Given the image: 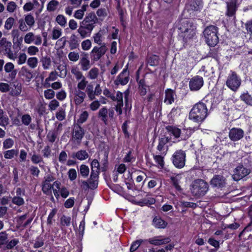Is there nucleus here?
Wrapping results in <instances>:
<instances>
[{"label":"nucleus","mask_w":252,"mask_h":252,"mask_svg":"<svg viewBox=\"0 0 252 252\" xmlns=\"http://www.w3.org/2000/svg\"><path fill=\"white\" fill-rule=\"evenodd\" d=\"M178 26L180 34L185 41H188L196 35V27L192 22L185 19H182L179 22Z\"/></svg>","instance_id":"f257e3e1"},{"label":"nucleus","mask_w":252,"mask_h":252,"mask_svg":"<svg viewBox=\"0 0 252 252\" xmlns=\"http://www.w3.org/2000/svg\"><path fill=\"white\" fill-rule=\"evenodd\" d=\"M206 104L202 101L195 104L189 114L190 120L196 123H201L208 116Z\"/></svg>","instance_id":"f03ea898"},{"label":"nucleus","mask_w":252,"mask_h":252,"mask_svg":"<svg viewBox=\"0 0 252 252\" xmlns=\"http://www.w3.org/2000/svg\"><path fill=\"white\" fill-rule=\"evenodd\" d=\"M209 190L208 183L202 179L194 180L190 188L191 192L192 195L196 197L204 196Z\"/></svg>","instance_id":"7ed1b4c3"},{"label":"nucleus","mask_w":252,"mask_h":252,"mask_svg":"<svg viewBox=\"0 0 252 252\" xmlns=\"http://www.w3.org/2000/svg\"><path fill=\"white\" fill-rule=\"evenodd\" d=\"M204 35L207 44L210 46H215L219 41L218 28L215 26H209L204 31Z\"/></svg>","instance_id":"20e7f679"},{"label":"nucleus","mask_w":252,"mask_h":252,"mask_svg":"<svg viewBox=\"0 0 252 252\" xmlns=\"http://www.w3.org/2000/svg\"><path fill=\"white\" fill-rule=\"evenodd\" d=\"M241 83V77L235 72L230 71L226 79V86L231 91L236 92L240 87Z\"/></svg>","instance_id":"39448f33"},{"label":"nucleus","mask_w":252,"mask_h":252,"mask_svg":"<svg viewBox=\"0 0 252 252\" xmlns=\"http://www.w3.org/2000/svg\"><path fill=\"white\" fill-rule=\"evenodd\" d=\"M115 112L113 109H108L106 107H103L99 109L98 113V117L104 123L105 125L109 124L108 118L110 120L114 119Z\"/></svg>","instance_id":"423d86ee"},{"label":"nucleus","mask_w":252,"mask_h":252,"mask_svg":"<svg viewBox=\"0 0 252 252\" xmlns=\"http://www.w3.org/2000/svg\"><path fill=\"white\" fill-rule=\"evenodd\" d=\"M173 163L178 168H183L185 165L186 154L182 150L176 151L172 156Z\"/></svg>","instance_id":"0eeeda50"},{"label":"nucleus","mask_w":252,"mask_h":252,"mask_svg":"<svg viewBox=\"0 0 252 252\" xmlns=\"http://www.w3.org/2000/svg\"><path fill=\"white\" fill-rule=\"evenodd\" d=\"M107 50L105 43H103L100 47L94 46L91 52L92 60L94 62L98 61L106 53Z\"/></svg>","instance_id":"6e6552de"},{"label":"nucleus","mask_w":252,"mask_h":252,"mask_svg":"<svg viewBox=\"0 0 252 252\" xmlns=\"http://www.w3.org/2000/svg\"><path fill=\"white\" fill-rule=\"evenodd\" d=\"M84 135V129L78 125H74L72 133V141L76 144H79Z\"/></svg>","instance_id":"1a4fd4ad"},{"label":"nucleus","mask_w":252,"mask_h":252,"mask_svg":"<svg viewBox=\"0 0 252 252\" xmlns=\"http://www.w3.org/2000/svg\"><path fill=\"white\" fill-rule=\"evenodd\" d=\"M250 173V169L243 165H239L235 168L232 178L235 181H239L249 174Z\"/></svg>","instance_id":"9d476101"},{"label":"nucleus","mask_w":252,"mask_h":252,"mask_svg":"<svg viewBox=\"0 0 252 252\" xmlns=\"http://www.w3.org/2000/svg\"><path fill=\"white\" fill-rule=\"evenodd\" d=\"M94 29L93 26H90L81 22L79 28L77 29V32L82 38H85L91 35Z\"/></svg>","instance_id":"9b49d317"},{"label":"nucleus","mask_w":252,"mask_h":252,"mask_svg":"<svg viewBox=\"0 0 252 252\" xmlns=\"http://www.w3.org/2000/svg\"><path fill=\"white\" fill-rule=\"evenodd\" d=\"M129 81V72L128 65H126L121 73L118 75L115 82L116 85H126Z\"/></svg>","instance_id":"f8f14e48"},{"label":"nucleus","mask_w":252,"mask_h":252,"mask_svg":"<svg viewBox=\"0 0 252 252\" xmlns=\"http://www.w3.org/2000/svg\"><path fill=\"white\" fill-rule=\"evenodd\" d=\"M203 78L199 76H196L190 79L189 83V88L191 91H197L203 86Z\"/></svg>","instance_id":"ddd939ff"},{"label":"nucleus","mask_w":252,"mask_h":252,"mask_svg":"<svg viewBox=\"0 0 252 252\" xmlns=\"http://www.w3.org/2000/svg\"><path fill=\"white\" fill-rule=\"evenodd\" d=\"M244 132L243 130L240 128H232L229 132V138L232 141H237L242 138Z\"/></svg>","instance_id":"4468645a"},{"label":"nucleus","mask_w":252,"mask_h":252,"mask_svg":"<svg viewBox=\"0 0 252 252\" xmlns=\"http://www.w3.org/2000/svg\"><path fill=\"white\" fill-rule=\"evenodd\" d=\"M73 100L76 105L81 104L84 101L86 97V94L85 92L80 89H75L73 93Z\"/></svg>","instance_id":"2eb2a0df"},{"label":"nucleus","mask_w":252,"mask_h":252,"mask_svg":"<svg viewBox=\"0 0 252 252\" xmlns=\"http://www.w3.org/2000/svg\"><path fill=\"white\" fill-rule=\"evenodd\" d=\"M151 244L155 246H159L169 243L171 241L169 237L162 238L161 236H155L153 238L146 240Z\"/></svg>","instance_id":"dca6fc26"},{"label":"nucleus","mask_w":252,"mask_h":252,"mask_svg":"<svg viewBox=\"0 0 252 252\" xmlns=\"http://www.w3.org/2000/svg\"><path fill=\"white\" fill-rule=\"evenodd\" d=\"M210 184L214 187L221 188L225 186V179L222 176L215 175L211 180Z\"/></svg>","instance_id":"f3484780"},{"label":"nucleus","mask_w":252,"mask_h":252,"mask_svg":"<svg viewBox=\"0 0 252 252\" xmlns=\"http://www.w3.org/2000/svg\"><path fill=\"white\" fill-rule=\"evenodd\" d=\"M81 22L94 28L95 25L98 22V19L94 13L90 12L86 15Z\"/></svg>","instance_id":"a211bd4d"},{"label":"nucleus","mask_w":252,"mask_h":252,"mask_svg":"<svg viewBox=\"0 0 252 252\" xmlns=\"http://www.w3.org/2000/svg\"><path fill=\"white\" fill-rule=\"evenodd\" d=\"M236 3L237 0H230L226 2L227 15L228 16H232L235 14L237 9Z\"/></svg>","instance_id":"6ab92c4d"},{"label":"nucleus","mask_w":252,"mask_h":252,"mask_svg":"<svg viewBox=\"0 0 252 252\" xmlns=\"http://www.w3.org/2000/svg\"><path fill=\"white\" fill-rule=\"evenodd\" d=\"M19 74L25 78L27 82H30L33 78L32 71L26 66L21 67Z\"/></svg>","instance_id":"aec40b11"},{"label":"nucleus","mask_w":252,"mask_h":252,"mask_svg":"<svg viewBox=\"0 0 252 252\" xmlns=\"http://www.w3.org/2000/svg\"><path fill=\"white\" fill-rule=\"evenodd\" d=\"M14 65L11 62L6 63L4 66V70L5 73H10L9 76L11 78H15L17 71L14 70Z\"/></svg>","instance_id":"412c9836"},{"label":"nucleus","mask_w":252,"mask_h":252,"mask_svg":"<svg viewBox=\"0 0 252 252\" xmlns=\"http://www.w3.org/2000/svg\"><path fill=\"white\" fill-rule=\"evenodd\" d=\"M175 96V93L173 90L167 89L165 92L164 103L167 104H171L174 101Z\"/></svg>","instance_id":"4be33fe9"},{"label":"nucleus","mask_w":252,"mask_h":252,"mask_svg":"<svg viewBox=\"0 0 252 252\" xmlns=\"http://www.w3.org/2000/svg\"><path fill=\"white\" fill-rule=\"evenodd\" d=\"M79 39L77 35L75 34H72L68 41L69 49L71 50H73L78 48L79 46Z\"/></svg>","instance_id":"5701e85b"},{"label":"nucleus","mask_w":252,"mask_h":252,"mask_svg":"<svg viewBox=\"0 0 252 252\" xmlns=\"http://www.w3.org/2000/svg\"><path fill=\"white\" fill-rule=\"evenodd\" d=\"M166 129L170 135H172L175 138H180L181 135V129L173 126H166Z\"/></svg>","instance_id":"b1692460"},{"label":"nucleus","mask_w":252,"mask_h":252,"mask_svg":"<svg viewBox=\"0 0 252 252\" xmlns=\"http://www.w3.org/2000/svg\"><path fill=\"white\" fill-rule=\"evenodd\" d=\"M99 174L94 173H91L90 178L88 180L90 189H94L98 186V179Z\"/></svg>","instance_id":"393cba45"},{"label":"nucleus","mask_w":252,"mask_h":252,"mask_svg":"<svg viewBox=\"0 0 252 252\" xmlns=\"http://www.w3.org/2000/svg\"><path fill=\"white\" fill-rule=\"evenodd\" d=\"M139 93L141 96H145L150 91L149 87L145 84L144 80H140L138 83Z\"/></svg>","instance_id":"a878e982"},{"label":"nucleus","mask_w":252,"mask_h":252,"mask_svg":"<svg viewBox=\"0 0 252 252\" xmlns=\"http://www.w3.org/2000/svg\"><path fill=\"white\" fill-rule=\"evenodd\" d=\"M71 157L73 158H77L80 160H83L89 157L88 153L85 150H80L72 153Z\"/></svg>","instance_id":"bb28decb"},{"label":"nucleus","mask_w":252,"mask_h":252,"mask_svg":"<svg viewBox=\"0 0 252 252\" xmlns=\"http://www.w3.org/2000/svg\"><path fill=\"white\" fill-rule=\"evenodd\" d=\"M30 155L31 156V161L33 164H39L40 167H43V165H41L40 163L44 162L43 158L40 155L36 153L35 152H33V154H30Z\"/></svg>","instance_id":"cd10ccee"},{"label":"nucleus","mask_w":252,"mask_h":252,"mask_svg":"<svg viewBox=\"0 0 252 252\" xmlns=\"http://www.w3.org/2000/svg\"><path fill=\"white\" fill-rule=\"evenodd\" d=\"M87 5H83L81 8L76 10L74 13L73 16L75 19L81 20L83 19L85 12L87 10Z\"/></svg>","instance_id":"c85d7f7f"},{"label":"nucleus","mask_w":252,"mask_h":252,"mask_svg":"<svg viewBox=\"0 0 252 252\" xmlns=\"http://www.w3.org/2000/svg\"><path fill=\"white\" fill-rule=\"evenodd\" d=\"M71 73L74 75L77 81H79L85 78L82 72L76 66H73L71 68Z\"/></svg>","instance_id":"c756f323"},{"label":"nucleus","mask_w":252,"mask_h":252,"mask_svg":"<svg viewBox=\"0 0 252 252\" xmlns=\"http://www.w3.org/2000/svg\"><path fill=\"white\" fill-rule=\"evenodd\" d=\"M80 64L83 71L88 70L91 67L90 61L87 57H83L81 59Z\"/></svg>","instance_id":"7c9ffc66"},{"label":"nucleus","mask_w":252,"mask_h":252,"mask_svg":"<svg viewBox=\"0 0 252 252\" xmlns=\"http://www.w3.org/2000/svg\"><path fill=\"white\" fill-rule=\"evenodd\" d=\"M60 4L57 0H51L47 5V10L49 12H54L56 11Z\"/></svg>","instance_id":"2f4dec72"},{"label":"nucleus","mask_w":252,"mask_h":252,"mask_svg":"<svg viewBox=\"0 0 252 252\" xmlns=\"http://www.w3.org/2000/svg\"><path fill=\"white\" fill-rule=\"evenodd\" d=\"M190 8L192 10H199L202 7L201 0H192L189 4Z\"/></svg>","instance_id":"473e14b6"},{"label":"nucleus","mask_w":252,"mask_h":252,"mask_svg":"<svg viewBox=\"0 0 252 252\" xmlns=\"http://www.w3.org/2000/svg\"><path fill=\"white\" fill-rule=\"evenodd\" d=\"M58 76V73L56 71L51 72L49 76L46 78L44 86L46 88H48L50 86L49 82L53 81L57 79Z\"/></svg>","instance_id":"72a5a7b5"},{"label":"nucleus","mask_w":252,"mask_h":252,"mask_svg":"<svg viewBox=\"0 0 252 252\" xmlns=\"http://www.w3.org/2000/svg\"><path fill=\"white\" fill-rule=\"evenodd\" d=\"M167 224V222L160 218H155L153 220V225L157 228H164Z\"/></svg>","instance_id":"f704fd0d"},{"label":"nucleus","mask_w":252,"mask_h":252,"mask_svg":"<svg viewBox=\"0 0 252 252\" xmlns=\"http://www.w3.org/2000/svg\"><path fill=\"white\" fill-rule=\"evenodd\" d=\"M62 30L59 27L53 28L51 32V38L53 40H57L62 35Z\"/></svg>","instance_id":"c9c22d12"},{"label":"nucleus","mask_w":252,"mask_h":252,"mask_svg":"<svg viewBox=\"0 0 252 252\" xmlns=\"http://www.w3.org/2000/svg\"><path fill=\"white\" fill-rule=\"evenodd\" d=\"M12 44L5 37L0 39V49H3L5 52L8 49H11Z\"/></svg>","instance_id":"e433bc0d"},{"label":"nucleus","mask_w":252,"mask_h":252,"mask_svg":"<svg viewBox=\"0 0 252 252\" xmlns=\"http://www.w3.org/2000/svg\"><path fill=\"white\" fill-rule=\"evenodd\" d=\"M99 75V69L96 67H93L88 73V77L91 80L97 79Z\"/></svg>","instance_id":"4c0bfd02"},{"label":"nucleus","mask_w":252,"mask_h":252,"mask_svg":"<svg viewBox=\"0 0 252 252\" xmlns=\"http://www.w3.org/2000/svg\"><path fill=\"white\" fill-rule=\"evenodd\" d=\"M56 22L62 28H64L67 24L66 17L62 14H59L56 18Z\"/></svg>","instance_id":"58836bf2"},{"label":"nucleus","mask_w":252,"mask_h":252,"mask_svg":"<svg viewBox=\"0 0 252 252\" xmlns=\"http://www.w3.org/2000/svg\"><path fill=\"white\" fill-rule=\"evenodd\" d=\"M99 163L97 159H94L91 163V173H94L96 174H99Z\"/></svg>","instance_id":"ea45409f"},{"label":"nucleus","mask_w":252,"mask_h":252,"mask_svg":"<svg viewBox=\"0 0 252 252\" xmlns=\"http://www.w3.org/2000/svg\"><path fill=\"white\" fill-rule=\"evenodd\" d=\"M86 92H85L87 95L89 99L90 100H93L95 99V96H94V87L91 84H88L86 87Z\"/></svg>","instance_id":"a19ab883"},{"label":"nucleus","mask_w":252,"mask_h":252,"mask_svg":"<svg viewBox=\"0 0 252 252\" xmlns=\"http://www.w3.org/2000/svg\"><path fill=\"white\" fill-rule=\"evenodd\" d=\"M192 133V130L190 128H185L182 130H181L180 138L181 140H186L188 139Z\"/></svg>","instance_id":"79ce46f5"},{"label":"nucleus","mask_w":252,"mask_h":252,"mask_svg":"<svg viewBox=\"0 0 252 252\" xmlns=\"http://www.w3.org/2000/svg\"><path fill=\"white\" fill-rule=\"evenodd\" d=\"M103 36V32L101 31L98 32L97 33H95L93 36L94 42L95 43L101 46L104 43H102Z\"/></svg>","instance_id":"37998d69"},{"label":"nucleus","mask_w":252,"mask_h":252,"mask_svg":"<svg viewBox=\"0 0 252 252\" xmlns=\"http://www.w3.org/2000/svg\"><path fill=\"white\" fill-rule=\"evenodd\" d=\"M146 240H143V239H140L137 240L135 241H134L131 245L130 248V251L131 252H135L140 246V245L143 243L146 242Z\"/></svg>","instance_id":"c03bdc74"},{"label":"nucleus","mask_w":252,"mask_h":252,"mask_svg":"<svg viewBox=\"0 0 252 252\" xmlns=\"http://www.w3.org/2000/svg\"><path fill=\"white\" fill-rule=\"evenodd\" d=\"M89 117V113L87 111H83L79 115L76 124H82L85 123Z\"/></svg>","instance_id":"a18cd8bd"},{"label":"nucleus","mask_w":252,"mask_h":252,"mask_svg":"<svg viewBox=\"0 0 252 252\" xmlns=\"http://www.w3.org/2000/svg\"><path fill=\"white\" fill-rule=\"evenodd\" d=\"M18 154V151L15 149H11L5 151L3 153L4 157L6 159H11L17 156Z\"/></svg>","instance_id":"49530a36"},{"label":"nucleus","mask_w":252,"mask_h":252,"mask_svg":"<svg viewBox=\"0 0 252 252\" xmlns=\"http://www.w3.org/2000/svg\"><path fill=\"white\" fill-rule=\"evenodd\" d=\"M38 61L36 57H30L27 60V64L32 68H35L38 64Z\"/></svg>","instance_id":"de8ad7c7"},{"label":"nucleus","mask_w":252,"mask_h":252,"mask_svg":"<svg viewBox=\"0 0 252 252\" xmlns=\"http://www.w3.org/2000/svg\"><path fill=\"white\" fill-rule=\"evenodd\" d=\"M170 139L168 137H163L159 139L158 149L159 151L163 150L165 145L169 141Z\"/></svg>","instance_id":"09e8293b"},{"label":"nucleus","mask_w":252,"mask_h":252,"mask_svg":"<svg viewBox=\"0 0 252 252\" xmlns=\"http://www.w3.org/2000/svg\"><path fill=\"white\" fill-rule=\"evenodd\" d=\"M11 36L13 38V42L14 43L15 40H16V42L18 43V45H21L22 41V38H19V33L17 30H13L11 32Z\"/></svg>","instance_id":"8fccbe9b"},{"label":"nucleus","mask_w":252,"mask_h":252,"mask_svg":"<svg viewBox=\"0 0 252 252\" xmlns=\"http://www.w3.org/2000/svg\"><path fill=\"white\" fill-rule=\"evenodd\" d=\"M240 98L246 104L252 106V97L248 93H244L240 96Z\"/></svg>","instance_id":"3c124183"},{"label":"nucleus","mask_w":252,"mask_h":252,"mask_svg":"<svg viewBox=\"0 0 252 252\" xmlns=\"http://www.w3.org/2000/svg\"><path fill=\"white\" fill-rule=\"evenodd\" d=\"M35 35L32 32L26 33L24 38L25 43L28 44L33 43Z\"/></svg>","instance_id":"603ef678"},{"label":"nucleus","mask_w":252,"mask_h":252,"mask_svg":"<svg viewBox=\"0 0 252 252\" xmlns=\"http://www.w3.org/2000/svg\"><path fill=\"white\" fill-rule=\"evenodd\" d=\"M25 22L30 28L33 27L35 24L34 17L31 14H29L25 17Z\"/></svg>","instance_id":"864d4df0"},{"label":"nucleus","mask_w":252,"mask_h":252,"mask_svg":"<svg viewBox=\"0 0 252 252\" xmlns=\"http://www.w3.org/2000/svg\"><path fill=\"white\" fill-rule=\"evenodd\" d=\"M77 85V88L76 89H80L81 91H84L88 84V81L86 80V77L79 81Z\"/></svg>","instance_id":"5fc2aeb1"},{"label":"nucleus","mask_w":252,"mask_h":252,"mask_svg":"<svg viewBox=\"0 0 252 252\" xmlns=\"http://www.w3.org/2000/svg\"><path fill=\"white\" fill-rule=\"evenodd\" d=\"M14 88L12 89L10 92V94L12 96H18L20 94L22 91V87L20 84H17L14 85Z\"/></svg>","instance_id":"6e6d98bb"},{"label":"nucleus","mask_w":252,"mask_h":252,"mask_svg":"<svg viewBox=\"0 0 252 252\" xmlns=\"http://www.w3.org/2000/svg\"><path fill=\"white\" fill-rule=\"evenodd\" d=\"M60 222L62 226H68L70 224L71 218L70 217L63 215L61 218Z\"/></svg>","instance_id":"4d7b16f0"},{"label":"nucleus","mask_w":252,"mask_h":252,"mask_svg":"<svg viewBox=\"0 0 252 252\" xmlns=\"http://www.w3.org/2000/svg\"><path fill=\"white\" fill-rule=\"evenodd\" d=\"M90 169L88 166L82 164L80 166V173L84 177H87L89 173Z\"/></svg>","instance_id":"13d9d810"},{"label":"nucleus","mask_w":252,"mask_h":252,"mask_svg":"<svg viewBox=\"0 0 252 252\" xmlns=\"http://www.w3.org/2000/svg\"><path fill=\"white\" fill-rule=\"evenodd\" d=\"M14 140L11 138H7L3 142V148L4 149H10L14 145Z\"/></svg>","instance_id":"bf43d9fd"},{"label":"nucleus","mask_w":252,"mask_h":252,"mask_svg":"<svg viewBox=\"0 0 252 252\" xmlns=\"http://www.w3.org/2000/svg\"><path fill=\"white\" fill-rule=\"evenodd\" d=\"M55 95V92L51 89H48L44 91V95L47 99H53Z\"/></svg>","instance_id":"052dcab7"},{"label":"nucleus","mask_w":252,"mask_h":252,"mask_svg":"<svg viewBox=\"0 0 252 252\" xmlns=\"http://www.w3.org/2000/svg\"><path fill=\"white\" fill-rule=\"evenodd\" d=\"M79 53L75 51L70 52L68 55L69 60L73 62H77L79 60Z\"/></svg>","instance_id":"680f3d73"},{"label":"nucleus","mask_w":252,"mask_h":252,"mask_svg":"<svg viewBox=\"0 0 252 252\" xmlns=\"http://www.w3.org/2000/svg\"><path fill=\"white\" fill-rule=\"evenodd\" d=\"M27 60V55L25 53H20L19 54L17 60V64L22 65L24 64Z\"/></svg>","instance_id":"e2e57ef3"},{"label":"nucleus","mask_w":252,"mask_h":252,"mask_svg":"<svg viewBox=\"0 0 252 252\" xmlns=\"http://www.w3.org/2000/svg\"><path fill=\"white\" fill-rule=\"evenodd\" d=\"M39 52L38 48L34 45L30 46L27 48V53L30 56L36 55Z\"/></svg>","instance_id":"0e129e2a"},{"label":"nucleus","mask_w":252,"mask_h":252,"mask_svg":"<svg viewBox=\"0 0 252 252\" xmlns=\"http://www.w3.org/2000/svg\"><path fill=\"white\" fill-rule=\"evenodd\" d=\"M52 188L53 186L50 183L43 182L42 185V191L44 193L49 194L51 193V189Z\"/></svg>","instance_id":"69168bd1"},{"label":"nucleus","mask_w":252,"mask_h":252,"mask_svg":"<svg viewBox=\"0 0 252 252\" xmlns=\"http://www.w3.org/2000/svg\"><path fill=\"white\" fill-rule=\"evenodd\" d=\"M12 202L13 204L18 206L23 205L25 203L24 199L22 197L19 196H15L12 197Z\"/></svg>","instance_id":"338daca9"},{"label":"nucleus","mask_w":252,"mask_h":252,"mask_svg":"<svg viewBox=\"0 0 252 252\" xmlns=\"http://www.w3.org/2000/svg\"><path fill=\"white\" fill-rule=\"evenodd\" d=\"M17 7V5L14 1H11L7 3L6 10L10 13L14 12Z\"/></svg>","instance_id":"774afa93"}]
</instances>
